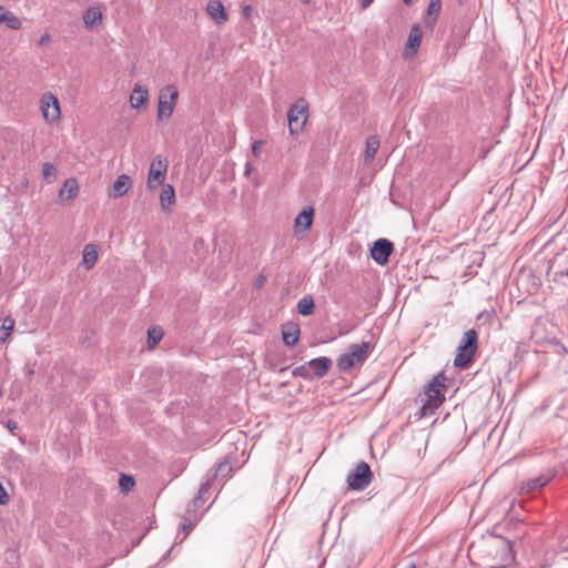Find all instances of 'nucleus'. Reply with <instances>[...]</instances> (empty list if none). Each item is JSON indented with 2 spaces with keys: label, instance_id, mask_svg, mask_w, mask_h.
<instances>
[{
  "label": "nucleus",
  "instance_id": "obj_18",
  "mask_svg": "<svg viewBox=\"0 0 568 568\" xmlns=\"http://www.w3.org/2000/svg\"><path fill=\"white\" fill-rule=\"evenodd\" d=\"M442 10V0H429L425 26L433 29Z\"/></svg>",
  "mask_w": 568,
  "mask_h": 568
},
{
  "label": "nucleus",
  "instance_id": "obj_26",
  "mask_svg": "<svg viewBox=\"0 0 568 568\" xmlns=\"http://www.w3.org/2000/svg\"><path fill=\"white\" fill-rule=\"evenodd\" d=\"M160 202L163 211L169 210L175 203V191L171 184L163 186L160 194Z\"/></svg>",
  "mask_w": 568,
  "mask_h": 568
},
{
  "label": "nucleus",
  "instance_id": "obj_16",
  "mask_svg": "<svg viewBox=\"0 0 568 568\" xmlns=\"http://www.w3.org/2000/svg\"><path fill=\"white\" fill-rule=\"evenodd\" d=\"M332 359L329 357H325V356H321V357H317V358H313L311 361H308V366L312 367V372L314 373V378L315 377H323L325 376L328 371L331 369L332 367Z\"/></svg>",
  "mask_w": 568,
  "mask_h": 568
},
{
  "label": "nucleus",
  "instance_id": "obj_13",
  "mask_svg": "<svg viewBox=\"0 0 568 568\" xmlns=\"http://www.w3.org/2000/svg\"><path fill=\"white\" fill-rule=\"evenodd\" d=\"M206 12L217 24H223L229 19L225 8L220 0H210L206 4Z\"/></svg>",
  "mask_w": 568,
  "mask_h": 568
},
{
  "label": "nucleus",
  "instance_id": "obj_20",
  "mask_svg": "<svg viewBox=\"0 0 568 568\" xmlns=\"http://www.w3.org/2000/svg\"><path fill=\"white\" fill-rule=\"evenodd\" d=\"M379 145H381V141L377 135H371L366 140V145H365V151H364V160L367 164L374 160L375 155L378 152Z\"/></svg>",
  "mask_w": 568,
  "mask_h": 568
},
{
  "label": "nucleus",
  "instance_id": "obj_42",
  "mask_svg": "<svg viewBox=\"0 0 568 568\" xmlns=\"http://www.w3.org/2000/svg\"><path fill=\"white\" fill-rule=\"evenodd\" d=\"M413 0H403L405 4H410Z\"/></svg>",
  "mask_w": 568,
  "mask_h": 568
},
{
  "label": "nucleus",
  "instance_id": "obj_28",
  "mask_svg": "<svg viewBox=\"0 0 568 568\" xmlns=\"http://www.w3.org/2000/svg\"><path fill=\"white\" fill-rule=\"evenodd\" d=\"M14 327V320L10 316L3 318L0 326V342L4 343L11 335Z\"/></svg>",
  "mask_w": 568,
  "mask_h": 568
},
{
  "label": "nucleus",
  "instance_id": "obj_43",
  "mask_svg": "<svg viewBox=\"0 0 568 568\" xmlns=\"http://www.w3.org/2000/svg\"><path fill=\"white\" fill-rule=\"evenodd\" d=\"M409 568H415V565H414V564H412Z\"/></svg>",
  "mask_w": 568,
  "mask_h": 568
},
{
  "label": "nucleus",
  "instance_id": "obj_22",
  "mask_svg": "<svg viewBox=\"0 0 568 568\" xmlns=\"http://www.w3.org/2000/svg\"><path fill=\"white\" fill-rule=\"evenodd\" d=\"M79 185L75 179H68L59 192L60 197L72 201L78 196Z\"/></svg>",
  "mask_w": 568,
  "mask_h": 568
},
{
  "label": "nucleus",
  "instance_id": "obj_31",
  "mask_svg": "<svg viewBox=\"0 0 568 568\" xmlns=\"http://www.w3.org/2000/svg\"><path fill=\"white\" fill-rule=\"evenodd\" d=\"M119 485L123 493H128L135 485V480L132 476L122 474L119 480Z\"/></svg>",
  "mask_w": 568,
  "mask_h": 568
},
{
  "label": "nucleus",
  "instance_id": "obj_8",
  "mask_svg": "<svg viewBox=\"0 0 568 568\" xmlns=\"http://www.w3.org/2000/svg\"><path fill=\"white\" fill-rule=\"evenodd\" d=\"M168 171V161L161 156L152 160L148 174L146 185L150 190L162 185L165 181Z\"/></svg>",
  "mask_w": 568,
  "mask_h": 568
},
{
  "label": "nucleus",
  "instance_id": "obj_10",
  "mask_svg": "<svg viewBox=\"0 0 568 568\" xmlns=\"http://www.w3.org/2000/svg\"><path fill=\"white\" fill-rule=\"evenodd\" d=\"M41 110L43 118L48 122H55L60 119V103L58 98L52 93H45L41 99Z\"/></svg>",
  "mask_w": 568,
  "mask_h": 568
},
{
  "label": "nucleus",
  "instance_id": "obj_25",
  "mask_svg": "<svg viewBox=\"0 0 568 568\" xmlns=\"http://www.w3.org/2000/svg\"><path fill=\"white\" fill-rule=\"evenodd\" d=\"M423 31L418 24H414L410 29L406 48L412 50L414 54L420 45Z\"/></svg>",
  "mask_w": 568,
  "mask_h": 568
},
{
  "label": "nucleus",
  "instance_id": "obj_23",
  "mask_svg": "<svg viewBox=\"0 0 568 568\" xmlns=\"http://www.w3.org/2000/svg\"><path fill=\"white\" fill-rule=\"evenodd\" d=\"M132 184L131 178L126 174H121L113 183L114 197L123 196L128 193Z\"/></svg>",
  "mask_w": 568,
  "mask_h": 568
},
{
  "label": "nucleus",
  "instance_id": "obj_30",
  "mask_svg": "<svg viewBox=\"0 0 568 568\" xmlns=\"http://www.w3.org/2000/svg\"><path fill=\"white\" fill-rule=\"evenodd\" d=\"M163 337V332L161 328L153 327L148 331V344L150 347H154L160 343Z\"/></svg>",
  "mask_w": 568,
  "mask_h": 568
},
{
  "label": "nucleus",
  "instance_id": "obj_34",
  "mask_svg": "<svg viewBox=\"0 0 568 568\" xmlns=\"http://www.w3.org/2000/svg\"><path fill=\"white\" fill-rule=\"evenodd\" d=\"M9 495L3 487V485L0 483V505H7L9 503Z\"/></svg>",
  "mask_w": 568,
  "mask_h": 568
},
{
  "label": "nucleus",
  "instance_id": "obj_7",
  "mask_svg": "<svg viewBox=\"0 0 568 568\" xmlns=\"http://www.w3.org/2000/svg\"><path fill=\"white\" fill-rule=\"evenodd\" d=\"M232 471V467L227 463V460L221 462L213 473H207L205 481L201 485L196 496L193 499V505L196 506L200 501H204L207 497L209 489L211 487V483L214 479L222 478L225 479Z\"/></svg>",
  "mask_w": 568,
  "mask_h": 568
},
{
  "label": "nucleus",
  "instance_id": "obj_44",
  "mask_svg": "<svg viewBox=\"0 0 568 568\" xmlns=\"http://www.w3.org/2000/svg\"><path fill=\"white\" fill-rule=\"evenodd\" d=\"M565 275L568 277V272H566Z\"/></svg>",
  "mask_w": 568,
  "mask_h": 568
},
{
  "label": "nucleus",
  "instance_id": "obj_15",
  "mask_svg": "<svg viewBox=\"0 0 568 568\" xmlns=\"http://www.w3.org/2000/svg\"><path fill=\"white\" fill-rule=\"evenodd\" d=\"M149 100V91L148 89L140 84L135 83L133 90L130 94V103L132 109L139 110L142 105L146 103Z\"/></svg>",
  "mask_w": 568,
  "mask_h": 568
},
{
  "label": "nucleus",
  "instance_id": "obj_24",
  "mask_svg": "<svg viewBox=\"0 0 568 568\" xmlns=\"http://www.w3.org/2000/svg\"><path fill=\"white\" fill-rule=\"evenodd\" d=\"M0 23H6L11 30H19L22 26L20 19L11 11L6 10L2 6H0Z\"/></svg>",
  "mask_w": 568,
  "mask_h": 568
},
{
  "label": "nucleus",
  "instance_id": "obj_4",
  "mask_svg": "<svg viewBox=\"0 0 568 568\" xmlns=\"http://www.w3.org/2000/svg\"><path fill=\"white\" fill-rule=\"evenodd\" d=\"M308 119V105L304 99L293 103L287 112L288 130L292 135L301 133Z\"/></svg>",
  "mask_w": 568,
  "mask_h": 568
},
{
  "label": "nucleus",
  "instance_id": "obj_35",
  "mask_svg": "<svg viewBox=\"0 0 568 568\" xmlns=\"http://www.w3.org/2000/svg\"><path fill=\"white\" fill-rule=\"evenodd\" d=\"M6 427L12 433L14 434V430L18 428V423L16 420H12V419H9L7 420L6 423Z\"/></svg>",
  "mask_w": 568,
  "mask_h": 568
},
{
  "label": "nucleus",
  "instance_id": "obj_2",
  "mask_svg": "<svg viewBox=\"0 0 568 568\" xmlns=\"http://www.w3.org/2000/svg\"><path fill=\"white\" fill-rule=\"evenodd\" d=\"M372 345L369 342L352 344L347 352L341 354L337 358V366L341 372H349L356 366H362L369 355Z\"/></svg>",
  "mask_w": 568,
  "mask_h": 568
},
{
  "label": "nucleus",
  "instance_id": "obj_5",
  "mask_svg": "<svg viewBox=\"0 0 568 568\" xmlns=\"http://www.w3.org/2000/svg\"><path fill=\"white\" fill-rule=\"evenodd\" d=\"M179 98V91L174 85H165L160 90L158 118L159 120L169 119L175 108Z\"/></svg>",
  "mask_w": 568,
  "mask_h": 568
},
{
  "label": "nucleus",
  "instance_id": "obj_27",
  "mask_svg": "<svg viewBox=\"0 0 568 568\" xmlns=\"http://www.w3.org/2000/svg\"><path fill=\"white\" fill-rule=\"evenodd\" d=\"M296 310H297L298 314H301L303 316L312 315L315 310V304H314L313 297L311 295L303 296L297 302Z\"/></svg>",
  "mask_w": 568,
  "mask_h": 568
},
{
  "label": "nucleus",
  "instance_id": "obj_41",
  "mask_svg": "<svg viewBox=\"0 0 568 568\" xmlns=\"http://www.w3.org/2000/svg\"><path fill=\"white\" fill-rule=\"evenodd\" d=\"M264 281H265L264 276H263V275H261V276L257 278V281H256V286L262 285Z\"/></svg>",
  "mask_w": 568,
  "mask_h": 568
},
{
  "label": "nucleus",
  "instance_id": "obj_6",
  "mask_svg": "<svg viewBox=\"0 0 568 568\" xmlns=\"http://www.w3.org/2000/svg\"><path fill=\"white\" fill-rule=\"evenodd\" d=\"M373 480V473L366 462H359L346 477V483L353 490L362 491Z\"/></svg>",
  "mask_w": 568,
  "mask_h": 568
},
{
  "label": "nucleus",
  "instance_id": "obj_3",
  "mask_svg": "<svg viewBox=\"0 0 568 568\" xmlns=\"http://www.w3.org/2000/svg\"><path fill=\"white\" fill-rule=\"evenodd\" d=\"M477 347L478 334L475 329H468L465 332L463 341L457 348L454 365L456 367L466 368L471 363Z\"/></svg>",
  "mask_w": 568,
  "mask_h": 568
},
{
  "label": "nucleus",
  "instance_id": "obj_39",
  "mask_svg": "<svg viewBox=\"0 0 568 568\" xmlns=\"http://www.w3.org/2000/svg\"><path fill=\"white\" fill-rule=\"evenodd\" d=\"M374 0H363L362 1V8L363 9H366L368 8L372 3H373Z\"/></svg>",
  "mask_w": 568,
  "mask_h": 568
},
{
  "label": "nucleus",
  "instance_id": "obj_14",
  "mask_svg": "<svg viewBox=\"0 0 568 568\" xmlns=\"http://www.w3.org/2000/svg\"><path fill=\"white\" fill-rule=\"evenodd\" d=\"M301 329L297 323L287 322L282 325V338L286 346L293 347L297 344Z\"/></svg>",
  "mask_w": 568,
  "mask_h": 568
},
{
  "label": "nucleus",
  "instance_id": "obj_12",
  "mask_svg": "<svg viewBox=\"0 0 568 568\" xmlns=\"http://www.w3.org/2000/svg\"><path fill=\"white\" fill-rule=\"evenodd\" d=\"M314 219V209L312 206L305 207L294 221L295 234L305 233L312 227Z\"/></svg>",
  "mask_w": 568,
  "mask_h": 568
},
{
  "label": "nucleus",
  "instance_id": "obj_40",
  "mask_svg": "<svg viewBox=\"0 0 568 568\" xmlns=\"http://www.w3.org/2000/svg\"><path fill=\"white\" fill-rule=\"evenodd\" d=\"M251 170H252V166H251V164L247 162V163L245 164V172H244V174H245L246 176H248V174L251 173Z\"/></svg>",
  "mask_w": 568,
  "mask_h": 568
},
{
  "label": "nucleus",
  "instance_id": "obj_37",
  "mask_svg": "<svg viewBox=\"0 0 568 568\" xmlns=\"http://www.w3.org/2000/svg\"><path fill=\"white\" fill-rule=\"evenodd\" d=\"M504 540H505V542H506V545H507V552H508V555H509L510 559H511V560H515V555H514V552H513L511 542H510L509 540H506V539H504Z\"/></svg>",
  "mask_w": 568,
  "mask_h": 568
},
{
  "label": "nucleus",
  "instance_id": "obj_1",
  "mask_svg": "<svg viewBox=\"0 0 568 568\" xmlns=\"http://www.w3.org/2000/svg\"><path fill=\"white\" fill-rule=\"evenodd\" d=\"M445 381L446 376L444 372L438 373L432 382L426 386L424 390L423 405L420 407V417L433 415L435 410L445 400Z\"/></svg>",
  "mask_w": 568,
  "mask_h": 568
},
{
  "label": "nucleus",
  "instance_id": "obj_9",
  "mask_svg": "<svg viewBox=\"0 0 568 568\" xmlns=\"http://www.w3.org/2000/svg\"><path fill=\"white\" fill-rule=\"evenodd\" d=\"M394 251V244L387 239H378L371 247V257L381 266L388 263Z\"/></svg>",
  "mask_w": 568,
  "mask_h": 568
},
{
  "label": "nucleus",
  "instance_id": "obj_17",
  "mask_svg": "<svg viewBox=\"0 0 568 568\" xmlns=\"http://www.w3.org/2000/svg\"><path fill=\"white\" fill-rule=\"evenodd\" d=\"M98 257V246L95 244L89 243L83 248L81 264L87 270H91L95 265Z\"/></svg>",
  "mask_w": 568,
  "mask_h": 568
},
{
  "label": "nucleus",
  "instance_id": "obj_29",
  "mask_svg": "<svg viewBox=\"0 0 568 568\" xmlns=\"http://www.w3.org/2000/svg\"><path fill=\"white\" fill-rule=\"evenodd\" d=\"M292 375L294 377H302L306 381L314 379V373L312 372V367L308 366V362L293 368Z\"/></svg>",
  "mask_w": 568,
  "mask_h": 568
},
{
  "label": "nucleus",
  "instance_id": "obj_36",
  "mask_svg": "<svg viewBox=\"0 0 568 568\" xmlns=\"http://www.w3.org/2000/svg\"><path fill=\"white\" fill-rule=\"evenodd\" d=\"M51 41V36L49 33H44L38 41L40 45H47Z\"/></svg>",
  "mask_w": 568,
  "mask_h": 568
},
{
  "label": "nucleus",
  "instance_id": "obj_32",
  "mask_svg": "<svg viewBox=\"0 0 568 568\" xmlns=\"http://www.w3.org/2000/svg\"><path fill=\"white\" fill-rule=\"evenodd\" d=\"M42 174H43V178L47 180V181H51L52 179L55 178L57 175V169L55 166L50 163V162H45L42 166Z\"/></svg>",
  "mask_w": 568,
  "mask_h": 568
},
{
  "label": "nucleus",
  "instance_id": "obj_11",
  "mask_svg": "<svg viewBox=\"0 0 568 568\" xmlns=\"http://www.w3.org/2000/svg\"><path fill=\"white\" fill-rule=\"evenodd\" d=\"M203 501H200L196 506L193 505V500L187 505L186 515L183 516L180 528L183 531L184 536L182 540L191 532L193 527L200 520V515L197 514V508Z\"/></svg>",
  "mask_w": 568,
  "mask_h": 568
},
{
  "label": "nucleus",
  "instance_id": "obj_21",
  "mask_svg": "<svg viewBox=\"0 0 568 568\" xmlns=\"http://www.w3.org/2000/svg\"><path fill=\"white\" fill-rule=\"evenodd\" d=\"M551 479V476L540 475L535 478L528 479L521 484V490L530 493L546 486Z\"/></svg>",
  "mask_w": 568,
  "mask_h": 568
},
{
  "label": "nucleus",
  "instance_id": "obj_38",
  "mask_svg": "<svg viewBox=\"0 0 568 568\" xmlns=\"http://www.w3.org/2000/svg\"><path fill=\"white\" fill-rule=\"evenodd\" d=\"M251 12H252V8H251V6H246V7H244V9H243V16H244V17H250V16H251Z\"/></svg>",
  "mask_w": 568,
  "mask_h": 568
},
{
  "label": "nucleus",
  "instance_id": "obj_33",
  "mask_svg": "<svg viewBox=\"0 0 568 568\" xmlns=\"http://www.w3.org/2000/svg\"><path fill=\"white\" fill-rule=\"evenodd\" d=\"M264 144L263 140H256L252 143V154L257 158L261 152V146Z\"/></svg>",
  "mask_w": 568,
  "mask_h": 568
},
{
  "label": "nucleus",
  "instance_id": "obj_19",
  "mask_svg": "<svg viewBox=\"0 0 568 568\" xmlns=\"http://www.w3.org/2000/svg\"><path fill=\"white\" fill-rule=\"evenodd\" d=\"M84 26L88 29L93 28L102 22V11L99 7H89L82 16Z\"/></svg>",
  "mask_w": 568,
  "mask_h": 568
}]
</instances>
